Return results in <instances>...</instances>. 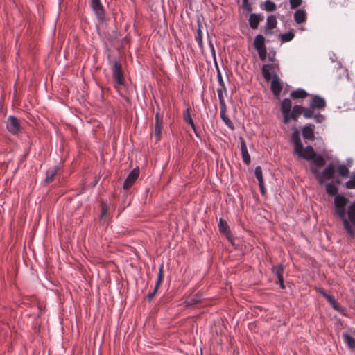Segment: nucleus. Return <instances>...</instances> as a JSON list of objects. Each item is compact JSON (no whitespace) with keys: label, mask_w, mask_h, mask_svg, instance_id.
<instances>
[{"label":"nucleus","mask_w":355,"mask_h":355,"mask_svg":"<svg viewBox=\"0 0 355 355\" xmlns=\"http://www.w3.org/2000/svg\"><path fill=\"white\" fill-rule=\"evenodd\" d=\"M302 137L305 140L313 141L315 139L314 125L308 123L302 128Z\"/></svg>","instance_id":"obj_14"},{"label":"nucleus","mask_w":355,"mask_h":355,"mask_svg":"<svg viewBox=\"0 0 355 355\" xmlns=\"http://www.w3.org/2000/svg\"><path fill=\"white\" fill-rule=\"evenodd\" d=\"M277 24V21L275 15H269L267 17L266 28L272 30L274 29Z\"/></svg>","instance_id":"obj_28"},{"label":"nucleus","mask_w":355,"mask_h":355,"mask_svg":"<svg viewBox=\"0 0 355 355\" xmlns=\"http://www.w3.org/2000/svg\"><path fill=\"white\" fill-rule=\"evenodd\" d=\"M263 15L261 14L251 13L249 16V26L252 29H257L261 21L263 20Z\"/></svg>","instance_id":"obj_16"},{"label":"nucleus","mask_w":355,"mask_h":355,"mask_svg":"<svg viewBox=\"0 0 355 355\" xmlns=\"http://www.w3.org/2000/svg\"><path fill=\"white\" fill-rule=\"evenodd\" d=\"M320 293L327 300V301L329 303L334 309L336 311L340 310V306L333 295L327 294L323 290L320 291Z\"/></svg>","instance_id":"obj_19"},{"label":"nucleus","mask_w":355,"mask_h":355,"mask_svg":"<svg viewBox=\"0 0 355 355\" xmlns=\"http://www.w3.org/2000/svg\"><path fill=\"white\" fill-rule=\"evenodd\" d=\"M279 70V64L276 62H272L271 64H263L261 67V72L264 79L266 81H270L272 78H274L275 75H277V72Z\"/></svg>","instance_id":"obj_5"},{"label":"nucleus","mask_w":355,"mask_h":355,"mask_svg":"<svg viewBox=\"0 0 355 355\" xmlns=\"http://www.w3.org/2000/svg\"><path fill=\"white\" fill-rule=\"evenodd\" d=\"M218 230L221 233L225 234L226 236L230 234V230L227 223L223 220V218H219L218 223Z\"/></svg>","instance_id":"obj_25"},{"label":"nucleus","mask_w":355,"mask_h":355,"mask_svg":"<svg viewBox=\"0 0 355 355\" xmlns=\"http://www.w3.org/2000/svg\"><path fill=\"white\" fill-rule=\"evenodd\" d=\"M163 268H164V265H163V263H162L159 267V272H158L157 281H156V283L155 285V288L152 292H150L148 294V301L152 300V299L155 297L156 293L157 292V291L159 289L160 284L163 279V274H162Z\"/></svg>","instance_id":"obj_13"},{"label":"nucleus","mask_w":355,"mask_h":355,"mask_svg":"<svg viewBox=\"0 0 355 355\" xmlns=\"http://www.w3.org/2000/svg\"><path fill=\"white\" fill-rule=\"evenodd\" d=\"M260 193L262 196H265L266 194V189L264 186V182H261V183H259Z\"/></svg>","instance_id":"obj_45"},{"label":"nucleus","mask_w":355,"mask_h":355,"mask_svg":"<svg viewBox=\"0 0 355 355\" xmlns=\"http://www.w3.org/2000/svg\"><path fill=\"white\" fill-rule=\"evenodd\" d=\"M295 152L299 155V157L305 160H312L313 164L318 167H322L326 164L324 158L321 155L317 154L312 146L309 145L305 148L302 146V148L297 149Z\"/></svg>","instance_id":"obj_2"},{"label":"nucleus","mask_w":355,"mask_h":355,"mask_svg":"<svg viewBox=\"0 0 355 355\" xmlns=\"http://www.w3.org/2000/svg\"><path fill=\"white\" fill-rule=\"evenodd\" d=\"M211 48L212 49V51H213V53H214V46L212 44H211Z\"/></svg>","instance_id":"obj_51"},{"label":"nucleus","mask_w":355,"mask_h":355,"mask_svg":"<svg viewBox=\"0 0 355 355\" xmlns=\"http://www.w3.org/2000/svg\"><path fill=\"white\" fill-rule=\"evenodd\" d=\"M354 335H355V330L354 331Z\"/></svg>","instance_id":"obj_53"},{"label":"nucleus","mask_w":355,"mask_h":355,"mask_svg":"<svg viewBox=\"0 0 355 355\" xmlns=\"http://www.w3.org/2000/svg\"><path fill=\"white\" fill-rule=\"evenodd\" d=\"M269 60L272 62H275V55H273L272 56H269Z\"/></svg>","instance_id":"obj_50"},{"label":"nucleus","mask_w":355,"mask_h":355,"mask_svg":"<svg viewBox=\"0 0 355 355\" xmlns=\"http://www.w3.org/2000/svg\"><path fill=\"white\" fill-rule=\"evenodd\" d=\"M348 214V218L350 220V223L354 225L355 226V213H352V212H347Z\"/></svg>","instance_id":"obj_46"},{"label":"nucleus","mask_w":355,"mask_h":355,"mask_svg":"<svg viewBox=\"0 0 355 355\" xmlns=\"http://www.w3.org/2000/svg\"><path fill=\"white\" fill-rule=\"evenodd\" d=\"M277 6L276 4L270 1L266 0L264 3V9L268 12H273L276 10Z\"/></svg>","instance_id":"obj_36"},{"label":"nucleus","mask_w":355,"mask_h":355,"mask_svg":"<svg viewBox=\"0 0 355 355\" xmlns=\"http://www.w3.org/2000/svg\"><path fill=\"white\" fill-rule=\"evenodd\" d=\"M292 103L290 99L284 98L281 103V112L284 116V123H288L290 121V111L291 110Z\"/></svg>","instance_id":"obj_8"},{"label":"nucleus","mask_w":355,"mask_h":355,"mask_svg":"<svg viewBox=\"0 0 355 355\" xmlns=\"http://www.w3.org/2000/svg\"><path fill=\"white\" fill-rule=\"evenodd\" d=\"M201 295L197 294L193 297H191L185 301L186 306H191L199 303L201 300Z\"/></svg>","instance_id":"obj_30"},{"label":"nucleus","mask_w":355,"mask_h":355,"mask_svg":"<svg viewBox=\"0 0 355 355\" xmlns=\"http://www.w3.org/2000/svg\"><path fill=\"white\" fill-rule=\"evenodd\" d=\"M349 212L355 213V201L351 204L348 209Z\"/></svg>","instance_id":"obj_49"},{"label":"nucleus","mask_w":355,"mask_h":355,"mask_svg":"<svg viewBox=\"0 0 355 355\" xmlns=\"http://www.w3.org/2000/svg\"><path fill=\"white\" fill-rule=\"evenodd\" d=\"M349 200L344 195H336L334 198L335 210L338 216L343 222L345 230L347 233L352 238L355 236V232L351 226L349 222L346 218V206Z\"/></svg>","instance_id":"obj_1"},{"label":"nucleus","mask_w":355,"mask_h":355,"mask_svg":"<svg viewBox=\"0 0 355 355\" xmlns=\"http://www.w3.org/2000/svg\"><path fill=\"white\" fill-rule=\"evenodd\" d=\"M157 124L162 125V121L159 119L158 112H157L155 116V125Z\"/></svg>","instance_id":"obj_47"},{"label":"nucleus","mask_w":355,"mask_h":355,"mask_svg":"<svg viewBox=\"0 0 355 355\" xmlns=\"http://www.w3.org/2000/svg\"><path fill=\"white\" fill-rule=\"evenodd\" d=\"M311 171L314 175L318 183L322 184L326 179L329 180L334 177L335 167L332 163H329L322 172H320L317 168L314 167L311 168Z\"/></svg>","instance_id":"obj_3"},{"label":"nucleus","mask_w":355,"mask_h":355,"mask_svg":"<svg viewBox=\"0 0 355 355\" xmlns=\"http://www.w3.org/2000/svg\"><path fill=\"white\" fill-rule=\"evenodd\" d=\"M91 7L92 10L94 11L96 17L100 21H103L105 19V11L104 10L103 6L101 3V1H96L94 3H91Z\"/></svg>","instance_id":"obj_9"},{"label":"nucleus","mask_w":355,"mask_h":355,"mask_svg":"<svg viewBox=\"0 0 355 355\" xmlns=\"http://www.w3.org/2000/svg\"><path fill=\"white\" fill-rule=\"evenodd\" d=\"M220 116L221 119L223 120L224 123L229 128H230L231 130H234V124H233L232 121L230 120V119L226 115V113H225L226 106L225 107H220Z\"/></svg>","instance_id":"obj_21"},{"label":"nucleus","mask_w":355,"mask_h":355,"mask_svg":"<svg viewBox=\"0 0 355 355\" xmlns=\"http://www.w3.org/2000/svg\"><path fill=\"white\" fill-rule=\"evenodd\" d=\"M195 40L197 42L198 46L202 48V46H203V42H202V30H201V26L199 24L198 25V28L197 29V33H196V35L195 36Z\"/></svg>","instance_id":"obj_35"},{"label":"nucleus","mask_w":355,"mask_h":355,"mask_svg":"<svg viewBox=\"0 0 355 355\" xmlns=\"http://www.w3.org/2000/svg\"><path fill=\"white\" fill-rule=\"evenodd\" d=\"M315 109H314L313 107H312L310 105L309 106V107L307 108H304V110H303V116L305 119H311L313 117V116L315 115L314 114V111H315Z\"/></svg>","instance_id":"obj_33"},{"label":"nucleus","mask_w":355,"mask_h":355,"mask_svg":"<svg viewBox=\"0 0 355 355\" xmlns=\"http://www.w3.org/2000/svg\"><path fill=\"white\" fill-rule=\"evenodd\" d=\"M307 96H309V94L302 89H297L296 90H294L291 92V96L293 99H298V98H305Z\"/></svg>","instance_id":"obj_27"},{"label":"nucleus","mask_w":355,"mask_h":355,"mask_svg":"<svg viewBox=\"0 0 355 355\" xmlns=\"http://www.w3.org/2000/svg\"><path fill=\"white\" fill-rule=\"evenodd\" d=\"M112 73L114 80L119 85H124L123 72L121 69V62L119 60H115L112 64Z\"/></svg>","instance_id":"obj_6"},{"label":"nucleus","mask_w":355,"mask_h":355,"mask_svg":"<svg viewBox=\"0 0 355 355\" xmlns=\"http://www.w3.org/2000/svg\"><path fill=\"white\" fill-rule=\"evenodd\" d=\"M289 3L291 8L295 9L302 5V0H289Z\"/></svg>","instance_id":"obj_41"},{"label":"nucleus","mask_w":355,"mask_h":355,"mask_svg":"<svg viewBox=\"0 0 355 355\" xmlns=\"http://www.w3.org/2000/svg\"><path fill=\"white\" fill-rule=\"evenodd\" d=\"M100 0H91V3H94V2H96V1H99Z\"/></svg>","instance_id":"obj_52"},{"label":"nucleus","mask_w":355,"mask_h":355,"mask_svg":"<svg viewBox=\"0 0 355 355\" xmlns=\"http://www.w3.org/2000/svg\"><path fill=\"white\" fill-rule=\"evenodd\" d=\"M240 142H241V156H242V160L245 164L248 166L250 164L251 159L250 156L248 153V148L246 143L243 138H240Z\"/></svg>","instance_id":"obj_17"},{"label":"nucleus","mask_w":355,"mask_h":355,"mask_svg":"<svg viewBox=\"0 0 355 355\" xmlns=\"http://www.w3.org/2000/svg\"><path fill=\"white\" fill-rule=\"evenodd\" d=\"M277 284H279V285L282 289H285L286 286L284 283V277L277 279Z\"/></svg>","instance_id":"obj_48"},{"label":"nucleus","mask_w":355,"mask_h":355,"mask_svg":"<svg viewBox=\"0 0 355 355\" xmlns=\"http://www.w3.org/2000/svg\"><path fill=\"white\" fill-rule=\"evenodd\" d=\"M342 338L344 343L347 345V347L352 349H355V338L354 336L350 335L348 332L345 331L342 334Z\"/></svg>","instance_id":"obj_18"},{"label":"nucleus","mask_w":355,"mask_h":355,"mask_svg":"<svg viewBox=\"0 0 355 355\" xmlns=\"http://www.w3.org/2000/svg\"><path fill=\"white\" fill-rule=\"evenodd\" d=\"M294 20L297 24L304 23L306 20V12L303 9H297L294 13Z\"/></svg>","instance_id":"obj_22"},{"label":"nucleus","mask_w":355,"mask_h":355,"mask_svg":"<svg viewBox=\"0 0 355 355\" xmlns=\"http://www.w3.org/2000/svg\"><path fill=\"white\" fill-rule=\"evenodd\" d=\"M345 186L349 189H355V175H352L351 178L345 182Z\"/></svg>","instance_id":"obj_39"},{"label":"nucleus","mask_w":355,"mask_h":355,"mask_svg":"<svg viewBox=\"0 0 355 355\" xmlns=\"http://www.w3.org/2000/svg\"><path fill=\"white\" fill-rule=\"evenodd\" d=\"M139 174L138 168L132 169L126 177L123 187L124 189H128L136 181Z\"/></svg>","instance_id":"obj_10"},{"label":"nucleus","mask_w":355,"mask_h":355,"mask_svg":"<svg viewBox=\"0 0 355 355\" xmlns=\"http://www.w3.org/2000/svg\"><path fill=\"white\" fill-rule=\"evenodd\" d=\"M191 108L189 105H188L187 107L186 108V110H184V112H183V114H182L183 119H184V121L188 125H189L191 126V128L193 130L196 136L197 137H200V135L196 130V124L191 117Z\"/></svg>","instance_id":"obj_12"},{"label":"nucleus","mask_w":355,"mask_h":355,"mask_svg":"<svg viewBox=\"0 0 355 355\" xmlns=\"http://www.w3.org/2000/svg\"><path fill=\"white\" fill-rule=\"evenodd\" d=\"M291 140L295 145V151L300 149L303 146L301 141L300 132L297 129L293 131Z\"/></svg>","instance_id":"obj_20"},{"label":"nucleus","mask_w":355,"mask_h":355,"mask_svg":"<svg viewBox=\"0 0 355 355\" xmlns=\"http://www.w3.org/2000/svg\"><path fill=\"white\" fill-rule=\"evenodd\" d=\"M284 271V266L279 263L277 266H273L271 268V272L273 275H275L277 279L283 278Z\"/></svg>","instance_id":"obj_26"},{"label":"nucleus","mask_w":355,"mask_h":355,"mask_svg":"<svg viewBox=\"0 0 355 355\" xmlns=\"http://www.w3.org/2000/svg\"><path fill=\"white\" fill-rule=\"evenodd\" d=\"M254 47L258 53L259 57L261 61H264L267 56V48L265 44V37L263 35H257L254 41Z\"/></svg>","instance_id":"obj_4"},{"label":"nucleus","mask_w":355,"mask_h":355,"mask_svg":"<svg viewBox=\"0 0 355 355\" xmlns=\"http://www.w3.org/2000/svg\"><path fill=\"white\" fill-rule=\"evenodd\" d=\"M6 128L11 134L18 135L20 132L19 121L14 116H9L6 121Z\"/></svg>","instance_id":"obj_7"},{"label":"nucleus","mask_w":355,"mask_h":355,"mask_svg":"<svg viewBox=\"0 0 355 355\" xmlns=\"http://www.w3.org/2000/svg\"><path fill=\"white\" fill-rule=\"evenodd\" d=\"M254 175H255V177L257 179L259 183H261V182H264L263 178V173H262V168L261 166H257L255 167Z\"/></svg>","instance_id":"obj_37"},{"label":"nucleus","mask_w":355,"mask_h":355,"mask_svg":"<svg viewBox=\"0 0 355 355\" xmlns=\"http://www.w3.org/2000/svg\"><path fill=\"white\" fill-rule=\"evenodd\" d=\"M313 119L318 123H321L324 121V116L320 113L315 114Z\"/></svg>","instance_id":"obj_43"},{"label":"nucleus","mask_w":355,"mask_h":355,"mask_svg":"<svg viewBox=\"0 0 355 355\" xmlns=\"http://www.w3.org/2000/svg\"><path fill=\"white\" fill-rule=\"evenodd\" d=\"M338 172L343 178H347L349 175V168L345 164H340L338 167Z\"/></svg>","instance_id":"obj_34"},{"label":"nucleus","mask_w":355,"mask_h":355,"mask_svg":"<svg viewBox=\"0 0 355 355\" xmlns=\"http://www.w3.org/2000/svg\"><path fill=\"white\" fill-rule=\"evenodd\" d=\"M326 191L328 195L331 196H334L336 197V195H339L338 193V188L336 185L332 183H328L326 184Z\"/></svg>","instance_id":"obj_29"},{"label":"nucleus","mask_w":355,"mask_h":355,"mask_svg":"<svg viewBox=\"0 0 355 355\" xmlns=\"http://www.w3.org/2000/svg\"><path fill=\"white\" fill-rule=\"evenodd\" d=\"M162 127V125H160V124L155 125L154 135H155V139L157 141H159L161 139Z\"/></svg>","instance_id":"obj_38"},{"label":"nucleus","mask_w":355,"mask_h":355,"mask_svg":"<svg viewBox=\"0 0 355 355\" xmlns=\"http://www.w3.org/2000/svg\"><path fill=\"white\" fill-rule=\"evenodd\" d=\"M309 105L315 110H322L326 107L327 103L324 98L318 95H313Z\"/></svg>","instance_id":"obj_15"},{"label":"nucleus","mask_w":355,"mask_h":355,"mask_svg":"<svg viewBox=\"0 0 355 355\" xmlns=\"http://www.w3.org/2000/svg\"><path fill=\"white\" fill-rule=\"evenodd\" d=\"M242 1H243V4H242L243 8L248 12H251L252 10V4L249 2V0H242Z\"/></svg>","instance_id":"obj_40"},{"label":"nucleus","mask_w":355,"mask_h":355,"mask_svg":"<svg viewBox=\"0 0 355 355\" xmlns=\"http://www.w3.org/2000/svg\"><path fill=\"white\" fill-rule=\"evenodd\" d=\"M223 92H226L225 87V89H223L222 87H220L217 89V94L218 96L220 107H225V101L223 96Z\"/></svg>","instance_id":"obj_32"},{"label":"nucleus","mask_w":355,"mask_h":355,"mask_svg":"<svg viewBox=\"0 0 355 355\" xmlns=\"http://www.w3.org/2000/svg\"><path fill=\"white\" fill-rule=\"evenodd\" d=\"M270 89L273 95L277 98L279 97L282 90V85L278 75H275L274 78H271Z\"/></svg>","instance_id":"obj_11"},{"label":"nucleus","mask_w":355,"mask_h":355,"mask_svg":"<svg viewBox=\"0 0 355 355\" xmlns=\"http://www.w3.org/2000/svg\"><path fill=\"white\" fill-rule=\"evenodd\" d=\"M59 171V167L57 166H55L53 167L50 168L48 169L46 172V177L44 182L46 184H48L52 181L55 175L57 174V173Z\"/></svg>","instance_id":"obj_24"},{"label":"nucleus","mask_w":355,"mask_h":355,"mask_svg":"<svg viewBox=\"0 0 355 355\" xmlns=\"http://www.w3.org/2000/svg\"><path fill=\"white\" fill-rule=\"evenodd\" d=\"M304 107L302 105H295L293 106V110L290 111V120L293 119L297 121L299 116L303 114Z\"/></svg>","instance_id":"obj_23"},{"label":"nucleus","mask_w":355,"mask_h":355,"mask_svg":"<svg viewBox=\"0 0 355 355\" xmlns=\"http://www.w3.org/2000/svg\"><path fill=\"white\" fill-rule=\"evenodd\" d=\"M295 36V34L293 31H288L283 34L279 35L280 40L282 43L288 42L291 41Z\"/></svg>","instance_id":"obj_31"},{"label":"nucleus","mask_w":355,"mask_h":355,"mask_svg":"<svg viewBox=\"0 0 355 355\" xmlns=\"http://www.w3.org/2000/svg\"><path fill=\"white\" fill-rule=\"evenodd\" d=\"M217 78H218V83L220 85V87H222L223 89H225V83L223 82L221 73H220V71L218 69Z\"/></svg>","instance_id":"obj_44"},{"label":"nucleus","mask_w":355,"mask_h":355,"mask_svg":"<svg viewBox=\"0 0 355 355\" xmlns=\"http://www.w3.org/2000/svg\"><path fill=\"white\" fill-rule=\"evenodd\" d=\"M108 207L106 205H102L101 209V217L105 218L107 215Z\"/></svg>","instance_id":"obj_42"}]
</instances>
